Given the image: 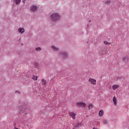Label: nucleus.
Masks as SVG:
<instances>
[{
    "label": "nucleus",
    "instance_id": "f257e3e1",
    "mask_svg": "<svg viewBox=\"0 0 129 129\" xmlns=\"http://www.w3.org/2000/svg\"><path fill=\"white\" fill-rule=\"evenodd\" d=\"M60 15L57 13H54L50 15V19L52 22H57V21L60 20Z\"/></svg>",
    "mask_w": 129,
    "mask_h": 129
},
{
    "label": "nucleus",
    "instance_id": "f03ea898",
    "mask_svg": "<svg viewBox=\"0 0 129 129\" xmlns=\"http://www.w3.org/2000/svg\"><path fill=\"white\" fill-rule=\"evenodd\" d=\"M76 106L78 107H81L82 108H85L86 104L83 102H78L76 103Z\"/></svg>",
    "mask_w": 129,
    "mask_h": 129
},
{
    "label": "nucleus",
    "instance_id": "7ed1b4c3",
    "mask_svg": "<svg viewBox=\"0 0 129 129\" xmlns=\"http://www.w3.org/2000/svg\"><path fill=\"white\" fill-rule=\"evenodd\" d=\"M19 110H20V112L21 111H23V112H25V111H26V110H27V105H26V104H24V106H20L19 107Z\"/></svg>",
    "mask_w": 129,
    "mask_h": 129
},
{
    "label": "nucleus",
    "instance_id": "20e7f679",
    "mask_svg": "<svg viewBox=\"0 0 129 129\" xmlns=\"http://www.w3.org/2000/svg\"><path fill=\"white\" fill-rule=\"evenodd\" d=\"M88 82L90 83V84H92V85H96V80L91 78L89 79Z\"/></svg>",
    "mask_w": 129,
    "mask_h": 129
},
{
    "label": "nucleus",
    "instance_id": "39448f33",
    "mask_svg": "<svg viewBox=\"0 0 129 129\" xmlns=\"http://www.w3.org/2000/svg\"><path fill=\"white\" fill-rule=\"evenodd\" d=\"M107 48L106 47H104L100 50V54H101V55H106L107 54Z\"/></svg>",
    "mask_w": 129,
    "mask_h": 129
},
{
    "label": "nucleus",
    "instance_id": "423d86ee",
    "mask_svg": "<svg viewBox=\"0 0 129 129\" xmlns=\"http://www.w3.org/2000/svg\"><path fill=\"white\" fill-rule=\"evenodd\" d=\"M69 115L73 119H75L76 118V117H75V116H76V114L73 112H69Z\"/></svg>",
    "mask_w": 129,
    "mask_h": 129
},
{
    "label": "nucleus",
    "instance_id": "0eeeda50",
    "mask_svg": "<svg viewBox=\"0 0 129 129\" xmlns=\"http://www.w3.org/2000/svg\"><path fill=\"white\" fill-rule=\"evenodd\" d=\"M129 60V57L127 56H125L123 57L122 58V61L123 62H124V63H127V62H128Z\"/></svg>",
    "mask_w": 129,
    "mask_h": 129
},
{
    "label": "nucleus",
    "instance_id": "6e6552de",
    "mask_svg": "<svg viewBox=\"0 0 129 129\" xmlns=\"http://www.w3.org/2000/svg\"><path fill=\"white\" fill-rule=\"evenodd\" d=\"M18 33H19V34H24V33H25V29H24V28H19L18 29Z\"/></svg>",
    "mask_w": 129,
    "mask_h": 129
},
{
    "label": "nucleus",
    "instance_id": "1a4fd4ad",
    "mask_svg": "<svg viewBox=\"0 0 129 129\" xmlns=\"http://www.w3.org/2000/svg\"><path fill=\"white\" fill-rule=\"evenodd\" d=\"M60 56H61L62 58H67V57H68V54L67 53V52H62L61 53H60Z\"/></svg>",
    "mask_w": 129,
    "mask_h": 129
},
{
    "label": "nucleus",
    "instance_id": "9d476101",
    "mask_svg": "<svg viewBox=\"0 0 129 129\" xmlns=\"http://www.w3.org/2000/svg\"><path fill=\"white\" fill-rule=\"evenodd\" d=\"M112 88L113 90H116V89L119 88V85L116 84L113 85L112 86Z\"/></svg>",
    "mask_w": 129,
    "mask_h": 129
},
{
    "label": "nucleus",
    "instance_id": "9b49d317",
    "mask_svg": "<svg viewBox=\"0 0 129 129\" xmlns=\"http://www.w3.org/2000/svg\"><path fill=\"white\" fill-rule=\"evenodd\" d=\"M30 11L31 12H36V11H37V7H36L35 6H31Z\"/></svg>",
    "mask_w": 129,
    "mask_h": 129
},
{
    "label": "nucleus",
    "instance_id": "f8f14e48",
    "mask_svg": "<svg viewBox=\"0 0 129 129\" xmlns=\"http://www.w3.org/2000/svg\"><path fill=\"white\" fill-rule=\"evenodd\" d=\"M98 114L100 117H102V116H103V114H104V112L102 110H100Z\"/></svg>",
    "mask_w": 129,
    "mask_h": 129
},
{
    "label": "nucleus",
    "instance_id": "ddd939ff",
    "mask_svg": "<svg viewBox=\"0 0 129 129\" xmlns=\"http://www.w3.org/2000/svg\"><path fill=\"white\" fill-rule=\"evenodd\" d=\"M117 101V100L116 99V97L115 96H114L113 98V102H114V105H117V103H116Z\"/></svg>",
    "mask_w": 129,
    "mask_h": 129
},
{
    "label": "nucleus",
    "instance_id": "4468645a",
    "mask_svg": "<svg viewBox=\"0 0 129 129\" xmlns=\"http://www.w3.org/2000/svg\"><path fill=\"white\" fill-rule=\"evenodd\" d=\"M41 82H42V85L43 86H46V80H45V79H42V80H41Z\"/></svg>",
    "mask_w": 129,
    "mask_h": 129
},
{
    "label": "nucleus",
    "instance_id": "2eb2a0df",
    "mask_svg": "<svg viewBox=\"0 0 129 129\" xmlns=\"http://www.w3.org/2000/svg\"><path fill=\"white\" fill-rule=\"evenodd\" d=\"M32 79L34 80V81H37V80H38V76H35V75H33L32 77Z\"/></svg>",
    "mask_w": 129,
    "mask_h": 129
},
{
    "label": "nucleus",
    "instance_id": "dca6fc26",
    "mask_svg": "<svg viewBox=\"0 0 129 129\" xmlns=\"http://www.w3.org/2000/svg\"><path fill=\"white\" fill-rule=\"evenodd\" d=\"M14 3L16 4V5H19L21 4V0H14Z\"/></svg>",
    "mask_w": 129,
    "mask_h": 129
},
{
    "label": "nucleus",
    "instance_id": "f3484780",
    "mask_svg": "<svg viewBox=\"0 0 129 129\" xmlns=\"http://www.w3.org/2000/svg\"><path fill=\"white\" fill-rule=\"evenodd\" d=\"M51 49H52V50H53V51H58V48H57V47H55V46H52V47H51Z\"/></svg>",
    "mask_w": 129,
    "mask_h": 129
},
{
    "label": "nucleus",
    "instance_id": "a211bd4d",
    "mask_svg": "<svg viewBox=\"0 0 129 129\" xmlns=\"http://www.w3.org/2000/svg\"><path fill=\"white\" fill-rule=\"evenodd\" d=\"M36 51H37V52H40V51H42V48L39 47H37L35 49Z\"/></svg>",
    "mask_w": 129,
    "mask_h": 129
},
{
    "label": "nucleus",
    "instance_id": "6ab92c4d",
    "mask_svg": "<svg viewBox=\"0 0 129 129\" xmlns=\"http://www.w3.org/2000/svg\"><path fill=\"white\" fill-rule=\"evenodd\" d=\"M89 107V109H91V108H92V107H93V106L92 104H90L88 106Z\"/></svg>",
    "mask_w": 129,
    "mask_h": 129
},
{
    "label": "nucleus",
    "instance_id": "aec40b11",
    "mask_svg": "<svg viewBox=\"0 0 129 129\" xmlns=\"http://www.w3.org/2000/svg\"><path fill=\"white\" fill-rule=\"evenodd\" d=\"M109 4H110V1H107L106 2V5H109Z\"/></svg>",
    "mask_w": 129,
    "mask_h": 129
},
{
    "label": "nucleus",
    "instance_id": "412c9836",
    "mask_svg": "<svg viewBox=\"0 0 129 129\" xmlns=\"http://www.w3.org/2000/svg\"><path fill=\"white\" fill-rule=\"evenodd\" d=\"M108 122H107V121H106V120H104L103 121V123H104V124H106V123H107Z\"/></svg>",
    "mask_w": 129,
    "mask_h": 129
},
{
    "label": "nucleus",
    "instance_id": "4be33fe9",
    "mask_svg": "<svg viewBox=\"0 0 129 129\" xmlns=\"http://www.w3.org/2000/svg\"><path fill=\"white\" fill-rule=\"evenodd\" d=\"M104 44L105 45H107L108 44V42L107 41H104Z\"/></svg>",
    "mask_w": 129,
    "mask_h": 129
},
{
    "label": "nucleus",
    "instance_id": "5701e85b",
    "mask_svg": "<svg viewBox=\"0 0 129 129\" xmlns=\"http://www.w3.org/2000/svg\"><path fill=\"white\" fill-rule=\"evenodd\" d=\"M78 126H80V123H78L77 125V127H78Z\"/></svg>",
    "mask_w": 129,
    "mask_h": 129
},
{
    "label": "nucleus",
    "instance_id": "b1692460",
    "mask_svg": "<svg viewBox=\"0 0 129 129\" xmlns=\"http://www.w3.org/2000/svg\"><path fill=\"white\" fill-rule=\"evenodd\" d=\"M22 2L23 3H25V2H26V0H22Z\"/></svg>",
    "mask_w": 129,
    "mask_h": 129
},
{
    "label": "nucleus",
    "instance_id": "393cba45",
    "mask_svg": "<svg viewBox=\"0 0 129 129\" xmlns=\"http://www.w3.org/2000/svg\"><path fill=\"white\" fill-rule=\"evenodd\" d=\"M14 129H19V128H17V127H15Z\"/></svg>",
    "mask_w": 129,
    "mask_h": 129
},
{
    "label": "nucleus",
    "instance_id": "a878e982",
    "mask_svg": "<svg viewBox=\"0 0 129 129\" xmlns=\"http://www.w3.org/2000/svg\"><path fill=\"white\" fill-rule=\"evenodd\" d=\"M16 92H17V93H19V94H20V92H17L16 91Z\"/></svg>",
    "mask_w": 129,
    "mask_h": 129
},
{
    "label": "nucleus",
    "instance_id": "bb28decb",
    "mask_svg": "<svg viewBox=\"0 0 129 129\" xmlns=\"http://www.w3.org/2000/svg\"><path fill=\"white\" fill-rule=\"evenodd\" d=\"M25 114H28V113L26 112L25 113Z\"/></svg>",
    "mask_w": 129,
    "mask_h": 129
},
{
    "label": "nucleus",
    "instance_id": "cd10ccee",
    "mask_svg": "<svg viewBox=\"0 0 129 129\" xmlns=\"http://www.w3.org/2000/svg\"><path fill=\"white\" fill-rule=\"evenodd\" d=\"M108 45H110V43H108Z\"/></svg>",
    "mask_w": 129,
    "mask_h": 129
}]
</instances>
